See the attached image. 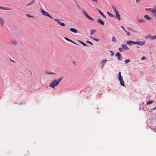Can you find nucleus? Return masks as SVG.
<instances>
[{
    "label": "nucleus",
    "instance_id": "41",
    "mask_svg": "<svg viewBox=\"0 0 156 156\" xmlns=\"http://www.w3.org/2000/svg\"><path fill=\"white\" fill-rule=\"evenodd\" d=\"M110 52L111 53V56H113L114 55V53H113V52L112 51H110Z\"/></svg>",
    "mask_w": 156,
    "mask_h": 156
},
{
    "label": "nucleus",
    "instance_id": "10",
    "mask_svg": "<svg viewBox=\"0 0 156 156\" xmlns=\"http://www.w3.org/2000/svg\"><path fill=\"white\" fill-rule=\"evenodd\" d=\"M10 43L12 44L16 45L17 44V41L14 39H11L10 41Z\"/></svg>",
    "mask_w": 156,
    "mask_h": 156
},
{
    "label": "nucleus",
    "instance_id": "14",
    "mask_svg": "<svg viewBox=\"0 0 156 156\" xmlns=\"http://www.w3.org/2000/svg\"><path fill=\"white\" fill-rule=\"evenodd\" d=\"M115 17L118 19L119 20H121L120 16L119 13L115 14Z\"/></svg>",
    "mask_w": 156,
    "mask_h": 156
},
{
    "label": "nucleus",
    "instance_id": "43",
    "mask_svg": "<svg viewBox=\"0 0 156 156\" xmlns=\"http://www.w3.org/2000/svg\"><path fill=\"white\" fill-rule=\"evenodd\" d=\"M121 27L124 30V31H125V30H126L123 26H121Z\"/></svg>",
    "mask_w": 156,
    "mask_h": 156
},
{
    "label": "nucleus",
    "instance_id": "37",
    "mask_svg": "<svg viewBox=\"0 0 156 156\" xmlns=\"http://www.w3.org/2000/svg\"><path fill=\"white\" fill-rule=\"evenodd\" d=\"M125 32L127 34V35H128V36H129L130 35V33L128 32V31H126V30H125Z\"/></svg>",
    "mask_w": 156,
    "mask_h": 156
},
{
    "label": "nucleus",
    "instance_id": "36",
    "mask_svg": "<svg viewBox=\"0 0 156 156\" xmlns=\"http://www.w3.org/2000/svg\"><path fill=\"white\" fill-rule=\"evenodd\" d=\"M76 6L77 7V8L79 9H80V6H79V5H78V4L76 2Z\"/></svg>",
    "mask_w": 156,
    "mask_h": 156
},
{
    "label": "nucleus",
    "instance_id": "22",
    "mask_svg": "<svg viewBox=\"0 0 156 156\" xmlns=\"http://www.w3.org/2000/svg\"><path fill=\"white\" fill-rule=\"evenodd\" d=\"M151 36L150 35H146L145 36V39H149L150 40H151Z\"/></svg>",
    "mask_w": 156,
    "mask_h": 156
},
{
    "label": "nucleus",
    "instance_id": "6",
    "mask_svg": "<svg viewBox=\"0 0 156 156\" xmlns=\"http://www.w3.org/2000/svg\"><path fill=\"white\" fill-rule=\"evenodd\" d=\"M145 43L144 41H134V44H137L140 45H144Z\"/></svg>",
    "mask_w": 156,
    "mask_h": 156
},
{
    "label": "nucleus",
    "instance_id": "1",
    "mask_svg": "<svg viewBox=\"0 0 156 156\" xmlns=\"http://www.w3.org/2000/svg\"><path fill=\"white\" fill-rule=\"evenodd\" d=\"M62 79V77H60L57 80H54L50 83L49 87L53 89L55 87L57 86L59 84Z\"/></svg>",
    "mask_w": 156,
    "mask_h": 156
},
{
    "label": "nucleus",
    "instance_id": "44",
    "mask_svg": "<svg viewBox=\"0 0 156 156\" xmlns=\"http://www.w3.org/2000/svg\"><path fill=\"white\" fill-rule=\"evenodd\" d=\"M127 29L128 30H130V31H131L132 30V29L130 27H128L127 28Z\"/></svg>",
    "mask_w": 156,
    "mask_h": 156
},
{
    "label": "nucleus",
    "instance_id": "20",
    "mask_svg": "<svg viewBox=\"0 0 156 156\" xmlns=\"http://www.w3.org/2000/svg\"><path fill=\"white\" fill-rule=\"evenodd\" d=\"M144 17L145 19L147 20H151V17L147 15H144Z\"/></svg>",
    "mask_w": 156,
    "mask_h": 156
},
{
    "label": "nucleus",
    "instance_id": "5",
    "mask_svg": "<svg viewBox=\"0 0 156 156\" xmlns=\"http://www.w3.org/2000/svg\"><path fill=\"white\" fill-rule=\"evenodd\" d=\"M5 21L4 19L0 16V26L1 27L4 26Z\"/></svg>",
    "mask_w": 156,
    "mask_h": 156
},
{
    "label": "nucleus",
    "instance_id": "47",
    "mask_svg": "<svg viewBox=\"0 0 156 156\" xmlns=\"http://www.w3.org/2000/svg\"><path fill=\"white\" fill-rule=\"evenodd\" d=\"M93 1L96 2H98L97 0H92Z\"/></svg>",
    "mask_w": 156,
    "mask_h": 156
},
{
    "label": "nucleus",
    "instance_id": "32",
    "mask_svg": "<svg viewBox=\"0 0 156 156\" xmlns=\"http://www.w3.org/2000/svg\"><path fill=\"white\" fill-rule=\"evenodd\" d=\"M112 41L114 42H116L117 41L116 38L114 37H112Z\"/></svg>",
    "mask_w": 156,
    "mask_h": 156
},
{
    "label": "nucleus",
    "instance_id": "28",
    "mask_svg": "<svg viewBox=\"0 0 156 156\" xmlns=\"http://www.w3.org/2000/svg\"><path fill=\"white\" fill-rule=\"evenodd\" d=\"M79 41L81 44H82L84 46H87V45L86 44H85V43L83 42L80 41Z\"/></svg>",
    "mask_w": 156,
    "mask_h": 156
},
{
    "label": "nucleus",
    "instance_id": "46",
    "mask_svg": "<svg viewBox=\"0 0 156 156\" xmlns=\"http://www.w3.org/2000/svg\"><path fill=\"white\" fill-rule=\"evenodd\" d=\"M136 1L137 2H140V0H136Z\"/></svg>",
    "mask_w": 156,
    "mask_h": 156
},
{
    "label": "nucleus",
    "instance_id": "7",
    "mask_svg": "<svg viewBox=\"0 0 156 156\" xmlns=\"http://www.w3.org/2000/svg\"><path fill=\"white\" fill-rule=\"evenodd\" d=\"M115 55L117 57L119 61L122 60V58L121 54L119 52H117L115 54Z\"/></svg>",
    "mask_w": 156,
    "mask_h": 156
},
{
    "label": "nucleus",
    "instance_id": "33",
    "mask_svg": "<svg viewBox=\"0 0 156 156\" xmlns=\"http://www.w3.org/2000/svg\"><path fill=\"white\" fill-rule=\"evenodd\" d=\"M90 38L91 39H93L94 40L96 41H99V39H96V38H94L93 37H90Z\"/></svg>",
    "mask_w": 156,
    "mask_h": 156
},
{
    "label": "nucleus",
    "instance_id": "30",
    "mask_svg": "<svg viewBox=\"0 0 156 156\" xmlns=\"http://www.w3.org/2000/svg\"><path fill=\"white\" fill-rule=\"evenodd\" d=\"M152 8H146L145 9V10L146 11H151L152 12Z\"/></svg>",
    "mask_w": 156,
    "mask_h": 156
},
{
    "label": "nucleus",
    "instance_id": "25",
    "mask_svg": "<svg viewBox=\"0 0 156 156\" xmlns=\"http://www.w3.org/2000/svg\"><path fill=\"white\" fill-rule=\"evenodd\" d=\"M45 73L47 74H55V73L51 72H48V71H46L45 72Z\"/></svg>",
    "mask_w": 156,
    "mask_h": 156
},
{
    "label": "nucleus",
    "instance_id": "4",
    "mask_svg": "<svg viewBox=\"0 0 156 156\" xmlns=\"http://www.w3.org/2000/svg\"><path fill=\"white\" fill-rule=\"evenodd\" d=\"M81 10L82 12L83 13L84 15L88 19L92 20L93 21L94 20L93 18L91 17L90 16H89L88 15L87 13V12L85 11V10L83 9H82Z\"/></svg>",
    "mask_w": 156,
    "mask_h": 156
},
{
    "label": "nucleus",
    "instance_id": "3",
    "mask_svg": "<svg viewBox=\"0 0 156 156\" xmlns=\"http://www.w3.org/2000/svg\"><path fill=\"white\" fill-rule=\"evenodd\" d=\"M41 9V10L40 12H41L42 13V14L43 15L46 16L53 19V18L47 12H46L45 11Z\"/></svg>",
    "mask_w": 156,
    "mask_h": 156
},
{
    "label": "nucleus",
    "instance_id": "2",
    "mask_svg": "<svg viewBox=\"0 0 156 156\" xmlns=\"http://www.w3.org/2000/svg\"><path fill=\"white\" fill-rule=\"evenodd\" d=\"M118 80L120 82V85L123 87H125V83L123 80V77L121 75V73L119 72L118 74Z\"/></svg>",
    "mask_w": 156,
    "mask_h": 156
},
{
    "label": "nucleus",
    "instance_id": "16",
    "mask_svg": "<svg viewBox=\"0 0 156 156\" xmlns=\"http://www.w3.org/2000/svg\"><path fill=\"white\" fill-rule=\"evenodd\" d=\"M64 38L67 41H69V42H70L73 43H74L76 45H78V44H76V43H75L74 41H72V40L68 38L67 37H64Z\"/></svg>",
    "mask_w": 156,
    "mask_h": 156
},
{
    "label": "nucleus",
    "instance_id": "34",
    "mask_svg": "<svg viewBox=\"0 0 156 156\" xmlns=\"http://www.w3.org/2000/svg\"><path fill=\"white\" fill-rule=\"evenodd\" d=\"M130 60L129 59L126 60L125 61V63L126 64L128 62H130Z\"/></svg>",
    "mask_w": 156,
    "mask_h": 156
},
{
    "label": "nucleus",
    "instance_id": "13",
    "mask_svg": "<svg viewBox=\"0 0 156 156\" xmlns=\"http://www.w3.org/2000/svg\"><path fill=\"white\" fill-rule=\"evenodd\" d=\"M122 48L124 50H129V48L127 47L126 45L122 44Z\"/></svg>",
    "mask_w": 156,
    "mask_h": 156
},
{
    "label": "nucleus",
    "instance_id": "26",
    "mask_svg": "<svg viewBox=\"0 0 156 156\" xmlns=\"http://www.w3.org/2000/svg\"><path fill=\"white\" fill-rule=\"evenodd\" d=\"M96 32V30H90V34L93 35V34Z\"/></svg>",
    "mask_w": 156,
    "mask_h": 156
},
{
    "label": "nucleus",
    "instance_id": "27",
    "mask_svg": "<svg viewBox=\"0 0 156 156\" xmlns=\"http://www.w3.org/2000/svg\"><path fill=\"white\" fill-rule=\"evenodd\" d=\"M156 39V35L154 36H151V41H153Z\"/></svg>",
    "mask_w": 156,
    "mask_h": 156
},
{
    "label": "nucleus",
    "instance_id": "9",
    "mask_svg": "<svg viewBox=\"0 0 156 156\" xmlns=\"http://www.w3.org/2000/svg\"><path fill=\"white\" fill-rule=\"evenodd\" d=\"M107 60L105 59L103 60H102L101 62V68H104V66L106 64V62H107Z\"/></svg>",
    "mask_w": 156,
    "mask_h": 156
},
{
    "label": "nucleus",
    "instance_id": "15",
    "mask_svg": "<svg viewBox=\"0 0 156 156\" xmlns=\"http://www.w3.org/2000/svg\"><path fill=\"white\" fill-rule=\"evenodd\" d=\"M69 30L73 32L74 33H76L78 32L77 30L76 29H74L73 28H70Z\"/></svg>",
    "mask_w": 156,
    "mask_h": 156
},
{
    "label": "nucleus",
    "instance_id": "23",
    "mask_svg": "<svg viewBox=\"0 0 156 156\" xmlns=\"http://www.w3.org/2000/svg\"><path fill=\"white\" fill-rule=\"evenodd\" d=\"M107 14L109 16H110V17H112V18L115 17V15H114L111 14V13H110L109 12H107Z\"/></svg>",
    "mask_w": 156,
    "mask_h": 156
},
{
    "label": "nucleus",
    "instance_id": "31",
    "mask_svg": "<svg viewBox=\"0 0 156 156\" xmlns=\"http://www.w3.org/2000/svg\"><path fill=\"white\" fill-rule=\"evenodd\" d=\"M58 24H60L62 26L64 27L65 26V24L64 23L61 22H59Z\"/></svg>",
    "mask_w": 156,
    "mask_h": 156
},
{
    "label": "nucleus",
    "instance_id": "18",
    "mask_svg": "<svg viewBox=\"0 0 156 156\" xmlns=\"http://www.w3.org/2000/svg\"><path fill=\"white\" fill-rule=\"evenodd\" d=\"M36 0H32V1L27 5V6H29L32 5L35 2Z\"/></svg>",
    "mask_w": 156,
    "mask_h": 156
},
{
    "label": "nucleus",
    "instance_id": "29",
    "mask_svg": "<svg viewBox=\"0 0 156 156\" xmlns=\"http://www.w3.org/2000/svg\"><path fill=\"white\" fill-rule=\"evenodd\" d=\"M153 102H154V101H153L150 100V101H148L147 102V105H150V104L152 103Z\"/></svg>",
    "mask_w": 156,
    "mask_h": 156
},
{
    "label": "nucleus",
    "instance_id": "42",
    "mask_svg": "<svg viewBox=\"0 0 156 156\" xmlns=\"http://www.w3.org/2000/svg\"><path fill=\"white\" fill-rule=\"evenodd\" d=\"M147 59L144 56H143V57L141 58V60H145V59Z\"/></svg>",
    "mask_w": 156,
    "mask_h": 156
},
{
    "label": "nucleus",
    "instance_id": "40",
    "mask_svg": "<svg viewBox=\"0 0 156 156\" xmlns=\"http://www.w3.org/2000/svg\"><path fill=\"white\" fill-rule=\"evenodd\" d=\"M119 51L120 52H121L122 51H123V50H123V48H119Z\"/></svg>",
    "mask_w": 156,
    "mask_h": 156
},
{
    "label": "nucleus",
    "instance_id": "45",
    "mask_svg": "<svg viewBox=\"0 0 156 156\" xmlns=\"http://www.w3.org/2000/svg\"><path fill=\"white\" fill-rule=\"evenodd\" d=\"M73 64L75 65H76V62H75L74 61H73Z\"/></svg>",
    "mask_w": 156,
    "mask_h": 156
},
{
    "label": "nucleus",
    "instance_id": "24",
    "mask_svg": "<svg viewBox=\"0 0 156 156\" xmlns=\"http://www.w3.org/2000/svg\"><path fill=\"white\" fill-rule=\"evenodd\" d=\"M126 43L131 45L132 44H134V41H128Z\"/></svg>",
    "mask_w": 156,
    "mask_h": 156
},
{
    "label": "nucleus",
    "instance_id": "38",
    "mask_svg": "<svg viewBox=\"0 0 156 156\" xmlns=\"http://www.w3.org/2000/svg\"><path fill=\"white\" fill-rule=\"evenodd\" d=\"M54 20L56 22H57V23H58H58L59 22H60V20L58 19H54Z\"/></svg>",
    "mask_w": 156,
    "mask_h": 156
},
{
    "label": "nucleus",
    "instance_id": "39",
    "mask_svg": "<svg viewBox=\"0 0 156 156\" xmlns=\"http://www.w3.org/2000/svg\"><path fill=\"white\" fill-rule=\"evenodd\" d=\"M86 42L87 43H89V44H90L91 45H92L93 44V43L91 42L90 41H89L88 40Z\"/></svg>",
    "mask_w": 156,
    "mask_h": 156
},
{
    "label": "nucleus",
    "instance_id": "19",
    "mask_svg": "<svg viewBox=\"0 0 156 156\" xmlns=\"http://www.w3.org/2000/svg\"><path fill=\"white\" fill-rule=\"evenodd\" d=\"M98 12H99V13L102 16L105 18H106V16L104 15L103 13H102L101 11L99 10V9H97Z\"/></svg>",
    "mask_w": 156,
    "mask_h": 156
},
{
    "label": "nucleus",
    "instance_id": "17",
    "mask_svg": "<svg viewBox=\"0 0 156 156\" xmlns=\"http://www.w3.org/2000/svg\"><path fill=\"white\" fill-rule=\"evenodd\" d=\"M112 8L115 12V14L119 13V11L116 9V8L114 6H112Z\"/></svg>",
    "mask_w": 156,
    "mask_h": 156
},
{
    "label": "nucleus",
    "instance_id": "8",
    "mask_svg": "<svg viewBox=\"0 0 156 156\" xmlns=\"http://www.w3.org/2000/svg\"><path fill=\"white\" fill-rule=\"evenodd\" d=\"M152 13L153 15L156 17V5L152 8Z\"/></svg>",
    "mask_w": 156,
    "mask_h": 156
},
{
    "label": "nucleus",
    "instance_id": "21",
    "mask_svg": "<svg viewBox=\"0 0 156 156\" xmlns=\"http://www.w3.org/2000/svg\"><path fill=\"white\" fill-rule=\"evenodd\" d=\"M137 20L138 22L140 23H144L145 22L144 20L142 19H138Z\"/></svg>",
    "mask_w": 156,
    "mask_h": 156
},
{
    "label": "nucleus",
    "instance_id": "48",
    "mask_svg": "<svg viewBox=\"0 0 156 156\" xmlns=\"http://www.w3.org/2000/svg\"><path fill=\"white\" fill-rule=\"evenodd\" d=\"M156 109V106L154 108H152V109L153 110H154L155 109Z\"/></svg>",
    "mask_w": 156,
    "mask_h": 156
},
{
    "label": "nucleus",
    "instance_id": "12",
    "mask_svg": "<svg viewBox=\"0 0 156 156\" xmlns=\"http://www.w3.org/2000/svg\"><path fill=\"white\" fill-rule=\"evenodd\" d=\"M97 22L102 25H104V21L100 19H98L97 20Z\"/></svg>",
    "mask_w": 156,
    "mask_h": 156
},
{
    "label": "nucleus",
    "instance_id": "11",
    "mask_svg": "<svg viewBox=\"0 0 156 156\" xmlns=\"http://www.w3.org/2000/svg\"><path fill=\"white\" fill-rule=\"evenodd\" d=\"M0 9L5 10H12V9H11L9 8L6 7H2L1 6H0Z\"/></svg>",
    "mask_w": 156,
    "mask_h": 156
},
{
    "label": "nucleus",
    "instance_id": "35",
    "mask_svg": "<svg viewBox=\"0 0 156 156\" xmlns=\"http://www.w3.org/2000/svg\"><path fill=\"white\" fill-rule=\"evenodd\" d=\"M26 16H27L28 17H30V18H34V16H32L30 15H29L28 14H26Z\"/></svg>",
    "mask_w": 156,
    "mask_h": 156
},
{
    "label": "nucleus",
    "instance_id": "49",
    "mask_svg": "<svg viewBox=\"0 0 156 156\" xmlns=\"http://www.w3.org/2000/svg\"><path fill=\"white\" fill-rule=\"evenodd\" d=\"M137 48H139V47L138 46H137Z\"/></svg>",
    "mask_w": 156,
    "mask_h": 156
}]
</instances>
